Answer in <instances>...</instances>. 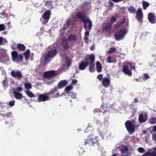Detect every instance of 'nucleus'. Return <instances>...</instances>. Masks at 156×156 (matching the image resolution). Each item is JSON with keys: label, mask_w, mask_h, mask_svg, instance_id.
Masks as SVG:
<instances>
[{"label": "nucleus", "mask_w": 156, "mask_h": 156, "mask_svg": "<svg viewBox=\"0 0 156 156\" xmlns=\"http://www.w3.org/2000/svg\"><path fill=\"white\" fill-rule=\"evenodd\" d=\"M77 17L80 19L83 23V27L85 30L90 31L92 26V21L88 19H85V17L81 12H79L77 14Z\"/></svg>", "instance_id": "obj_1"}, {"label": "nucleus", "mask_w": 156, "mask_h": 156, "mask_svg": "<svg viewBox=\"0 0 156 156\" xmlns=\"http://www.w3.org/2000/svg\"><path fill=\"white\" fill-rule=\"evenodd\" d=\"M127 33V29L124 28L123 29H119L114 34V37L115 39L120 40L122 39Z\"/></svg>", "instance_id": "obj_2"}, {"label": "nucleus", "mask_w": 156, "mask_h": 156, "mask_svg": "<svg viewBox=\"0 0 156 156\" xmlns=\"http://www.w3.org/2000/svg\"><path fill=\"white\" fill-rule=\"evenodd\" d=\"M58 87L56 86L53 88L51 89L50 91L47 93L49 97L52 98H58L61 96L59 92L58 91Z\"/></svg>", "instance_id": "obj_3"}, {"label": "nucleus", "mask_w": 156, "mask_h": 156, "mask_svg": "<svg viewBox=\"0 0 156 156\" xmlns=\"http://www.w3.org/2000/svg\"><path fill=\"white\" fill-rule=\"evenodd\" d=\"M12 56L13 60L15 62L19 63L21 61L23 58L22 54L18 55V53L16 51H13L12 52Z\"/></svg>", "instance_id": "obj_4"}, {"label": "nucleus", "mask_w": 156, "mask_h": 156, "mask_svg": "<svg viewBox=\"0 0 156 156\" xmlns=\"http://www.w3.org/2000/svg\"><path fill=\"white\" fill-rule=\"evenodd\" d=\"M126 127L129 133L134 132L135 127L133 123L130 120H127L125 123Z\"/></svg>", "instance_id": "obj_5"}, {"label": "nucleus", "mask_w": 156, "mask_h": 156, "mask_svg": "<svg viewBox=\"0 0 156 156\" xmlns=\"http://www.w3.org/2000/svg\"><path fill=\"white\" fill-rule=\"evenodd\" d=\"M95 58L94 55L93 54H91L90 55L89 58L85 59L86 60H87L89 59L90 60V62H89V71L91 72L94 71Z\"/></svg>", "instance_id": "obj_6"}, {"label": "nucleus", "mask_w": 156, "mask_h": 156, "mask_svg": "<svg viewBox=\"0 0 156 156\" xmlns=\"http://www.w3.org/2000/svg\"><path fill=\"white\" fill-rule=\"evenodd\" d=\"M57 52L55 49L51 50L49 51L47 55L44 56V61L45 62H48L49 58L54 57L57 54Z\"/></svg>", "instance_id": "obj_7"}, {"label": "nucleus", "mask_w": 156, "mask_h": 156, "mask_svg": "<svg viewBox=\"0 0 156 156\" xmlns=\"http://www.w3.org/2000/svg\"><path fill=\"white\" fill-rule=\"evenodd\" d=\"M51 15V12L49 10L46 11L42 15V18L44 20L42 22L43 24H46L48 22Z\"/></svg>", "instance_id": "obj_8"}, {"label": "nucleus", "mask_w": 156, "mask_h": 156, "mask_svg": "<svg viewBox=\"0 0 156 156\" xmlns=\"http://www.w3.org/2000/svg\"><path fill=\"white\" fill-rule=\"evenodd\" d=\"M148 115L145 112L140 113L138 116V121L141 123L145 122L148 119Z\"/></svg>", "instance_id": "obj_9"}, {"label": "nucleus", "mask_w": 156, "mask_h": 156, "mask_svg": "<svg viewBox=\"0 0 156 156\" xmlns=\"http://www.w3.org/2000/svg\"><path fill=\"white\" fill-rule=\"evenodd\" d=\"M143 14L140 9H139L136 12V18L138 21L142 23L143 22Z\"/></svg>", "instance_id": "obj_10"}, {"label": "nucleus", "mask_w": 156, "mask_h": 156, "mask_svg": "<svg viewBox=\"0 0 156 156\" xmlns=\"http://www.w3.org/2000/svg\"><path fill=\"white\" fill-rule=\"evenodd\" d=\"M56 75L55 71L54 70H51L45 72L44 73L43 76L45 78L49 79Z\"/></svg>", "instance_id": "obj_11"}, {"label": "nucleus", "mask_w": 156, "mask_h": 156, "mask_svg": "<svg viewBox=\"0 0 156 156\" xmlns=\"http://www.w3.org/2000/svg\"><path fill=\"white\" fill-rule=\"evenodd\" d=\"M50 98L47 93H46L45 94L40 95L37 98V100L39 102L45 101L49 100Z\"/></svg>", "instance_id": "obj_12"}, {"label": "nucleus", "mask_w": 156, "mask_h": 156, "mask_svg": "<svg viewBox=\"0 0 156 156\" xmlns=\"http://www.w3.org/2000/svg\"><path fill=\"white\" fill-rule=\"evenodd\" d=\"M11 74L12 77L17 79L21 78L23 77V75L21 72L19 70H17V72H15L13 70H12L11 72Z\"/></svg>", "instance_id": "obj_13"}, {"label": "nucleus", "mask_w": 156, "mask_h": 156, "mask_svg": "<svg viewBox=\"0 0 156 156\" xmlns=\"http://www.w3.org/2000/svg\"><path fill=\"white\" fill-rule=\"evenodd\" d=\"M103 86L105 88L108 87L110 84V80L106 77H104L101 81Z\"/></svg>", "instance_id": "obj_14"}, {"label": "nucleus", "mask_w": 156, "mask_h": 156, "mask_svg": "<svg viewBox=\"0 0 156 156\" xmlns=\"http://www.w3.org/2000/svg\"><path fill=\"white\" fill-rule=\"evenodd\" d=\"M89 63V62L88 61H84L80 62L79 65V69L81 70L85 69L86 67Z\"/></svg>", "instance_id": "obj_15"}, {"label": "nucleus", "mask_w": 156, "mask_h": 156, "mask_svg": "<svg viewBox=\"0 0 156 156\" xmlns=\"http://www.w3.org/2000/svg\"><path fill=\"white\" fill-rule=\"evenodd\" d=\"M122 70L124 73L130 76L132 75L131 70L129 69V66L128 65L124 66L122 68Z\"/></svg>", "instance_id": "obj_16"}, {"label": "nucleus", "mask_w": 156, "mask_h": 156, "mask_svg": "<svg viewBox=\"0 0 156 156\" xmlns=\"http://www.w3.org/2000/svg\"><path fill=\"white\" fill-rule=\"evenodd\" d=\"M154 15L151 12L149 13L148 14V20L149 22L151 23H154L156 22Z\"/></svg>", "instance_id": "obj_17"}, {"label": "nucleus", "mask_w": 156, "mask_h": 156, "mask_svg": "<svg viewBox=\"0 0 156 156\" xmlns=\"http://www.w3.org/2000/svg\"><path fill=\"white\" fill-rule=\"evenodd\" d=\"M68 82L67 81L64 80L60 81L58 84V88L61 89L65 87L68 84Z\"/></svg>", "instance_id": "obj_18"}, {"label": "nucleus", "mask_w": 156, "mask_h": 156, "mask_svg": "<svg viewBox=\"0 0 156 156\" xmlns=\"http://www.w3.org/2000/svg\"><path fill=\"white\" fill-rule=\"evenodd\" d=\"M77 39V37L76 35L74 34H71L69 35L68 37L67 40L69 41L74 42Z\"/></svg>", "instance_id": "obj_19"}, {"label": "nucleus", "mask_w": 156, "mask_h": 156, "mask_svg": "<svg viewBox=\"0 0 156 156\" xmlns=\"http://www.w3.org/2000/svg\"><path fill=\"white\" fill-rule=\"evenodd\" d=\"M14 96L16 99L17 100H20L23 98V96L21 93L16 91L13 92Z\"/></svg>", "instance_id": "obj_20"}, {"label": "nucleus", "mask_w": 156, "mask_h": 156, "mask_svg": "<svg viewBox=\"0 0 156 156\" xmlns=\"http://www.w3.org/2000/svg\"><path fill=\"white\" fill-rule=\"evenodd\" d=\"M126 22V19H124L122 20L121 21H118L114 25L115 28V29L121 27Z\"/></svg>", "instance_id": "obj_21"}, {"label": "nucleus", "mask_w": 156, "mask_h": 156, "mask_svg": "<svg viewBox=\"0 0 156 156\" xmlns=\"http://www.w3.org/2000/svg\"><path fill=\"white\" fill-rule=\"evenodd\" d=\"M96 70L98 73H100L102 71V65L100 62L98 61L96 62Z\"/></svg>", "instance_id": "obj_22"}, {"label": "nucleus", "mask_w": 156, "mask_h": 156, "mask_svg": "<svg viewBox=\"0 0 156 156\" xmlns=\"http://www.w3.org/2000/svg\"><path fill=\"white\" fill-rule=\"evenodd\" d=\"M67 40L65 39L63 40L62 41V44L65 50L69 48V43Z\"/></svg>", "instance_id": "obj_23"}, {"label": "nucleus", "mask_w": 156, "mask_h": 156, "mask_svg": "<svg viewBox=\"0 0 156 156\" xmlns=\"http://www.w3.org/2000/svg\"><path fill=\"white\" fill-rule=\"evenodd\" d=\"M120 149L121 153L123 154L127 152L128 150L127 147L125 145H123L120 147Z\"/></svg>", "instance_id": "obj_24"}, {"label": "nucleus", "mask_w": 156, "mask_h": 156, "mask_svg": "<svg viewBox=\"0 0 156 156\" xmlns=\"http://www.w3.org/2000/svg\"><path fill=\"white\" fill-rule=\"evenodd\" d=\"M141 156H156V153L154 152L148 151L144 153Z\"/></svg>", "instance_id": "obj_25"}, {"label": "nucleus", "mask_w": 156, "mask_h": 156, "mask_svg": "<svg viewBox=\"0 0 156 156\" xmlns=\"http://www.w3.org/2000/svg\"><path fill=\"white\" fill-rule=\"evenodd\" d=\"M8 80L7 78L6 77L2 82V83L3 85V87L5 88L7 87L9 85L8 83Z\"/></svg>", "instance_id": "obj_26"}, {"label": "nucleus", "mask_w": 156, "mask_h": 156, "mask_svg": "<svg viewBox=\"0 0 156 156\" xmlns=\"http://www.w3.org/2000/svg\"><path fill=\"white\" fill-rule=\"evenodd\" d=\"M18 49L22 51H24L26 49L25 46L23 44L20 43L18 44L17 46Z\"/></svg>", "instance_id": "obj_27"}, {"label": "nucleus", "mask_w": 156, "mask_h": 156, "mask_svg": "<svg viewBox=\"0 0 156 156\" xmlns=\"http://www.w3.org/2000/svg\"><path fill=\"white\" fill-rule=\"evenodd\" d=\"M30 51L29 49H27L24 52L23 55L25 56V59L27 60L30 56Z\"/></svg>", "instance_id": "obj_28"}, {"label": "nucleus", "mask_w": 156, "mask_h": 156, "mask_svg": "<svg viewBox=\"0 0 156 156\" xmlns=\"http://www.w3.org/2000/svg\"><path fill=\"white\" fill-rule=\"evenodd\" d=\"M128 11L131 13H135L136 9L133 6H129L128 8Z\"/></svg>", "instance_id": "obj_29"}, {"label": "nucleus", "mask_w": 156, "mask_h": 156, "mask_svg": "<svg viewBox=\"0 0 156 156\" xmlns=\"http://www.w3.org/2000/svg\"><path fill=\"white\" fill-rule=\"evenodd\" d=\"M143 8L144 9L146 10L147 8L148 7L149 5V4L145 1H143L142 2Z\"/></svg>", "instance_id": "obj_30"}, {"label": "nucleus", "mask_w": 156, "mask_h": 156, "mask_svg": "<svg viewBox=\"0 0 156 156\" xmlns=\"http://www.w3.org/2000/svg\"><path fill=\"white\" fill-rule=\"evenodd\" d=\"M112 26V25L110 24H109L106 26H104L103 27V30L107 31L111 29Z\"/></svg>", "instance_id": "obj_31"}, {"label": "nucleus", "mask_w": 156, "mask_h": 156, "mask_svg": "<svg viewBox=\"0 0 156 156\" xmlns=\"http://www.w3.org/2000/svg\"><path fill=\"white\" fill-rule=\"evenodd\" d=\"M26 94L30 97L34 98L35 97V95L32 92L27 90L26 92Z\"/></svg>", "instance_id": "obj_32"}, {"label": "nucleus", "mask_w": 156, "mask_h": 156, "mask_svg": "<svg viewBox=\"0 0 156 156\" xmlns=\"http://www.w3.org/2000/svg\"><path fill=\"white\" fill-rule=\"evenodd\" d=\"M73 88L72 85H69L65 89V90L67 94L69 93V91L72 90Z\"/></svg>", "instance_id": "obj_33"}, {"label": "nucleus", "mask_w": 156, "mask_h": 156, "mask_svg": "<svg viewBox=\"0 0 156 156\" xmlns=\"http://www.w3.org/2000/svg\"><path fill=\"white\" fill-rule=\"evenodd\" d=\"M149 123L151 124H154L156 122V118L152 117L149 120Z\"/></svg>", "instance_id": "obj_34"}, {"label": "nucleus", "mask_w": 156, "mask_h": 156, "mask_svg": "<svg viewBox=\"0 0 156 156\" xmlns=\"http://www.w3.org/2000/svg\"><path fill=\"white\" fill-rule=\"evenodd\" d=\"M127 65L129 66V69L131 70L132 69L133 70L135 69L134 66L135 65L134 64H133L132 62H128L127 63Z\"/></svg>", "instance_id": "obj_35"}, {"label": "nucleus", "mask_w": 156, "mask_h": 156, "mask_svg": "<svg viewBox=\"0 0 156 156\" xmlns=\"http://www.w3.org/2000/svg\"><path fill=\"white\" fill-rule=\"evenodd\" d=\"M68 95L71 97V98L73 99H75L76 98V96L75 93L71 92H69L68 94Z\"/></svg>", "instance_id": "obj_36"}, {"label": "nucleus", "mask_w": 156, "mask_h": 156, "mask_svg": "<svg viewBox=\"0 0 156 156\" xmlns=\"http://www.w3.org/2000/svg\"><path fill=\"white\" fill-rule=\"evenodd\" d=\"M24 86L25 88L28 90L32 88V86L31 84L29 83H25Z\"/></svg>", "instance_id": "obj_37"}, {"label": "nucleus", "mask_w": 156, "mask_h": 156, "mask_svg": "<svg viewBox=\"0 0 156 156\" xmlns=\"http://www.w3.org/2000/svg\"><path fill=\"white\" fill-rule=\"evenodd\" d=\"M15 101L14 100H12L10 101L8 104H7V105H9L10 107H13L15 105Z\"/></svg>", "instance_id": "obj_38"}, {"label": "nucleus", "mask_w": 156, "mask_h": 156, "mask_svg": "<svg viewBox=\"0 0 156 156\" xmlns=\"http://www.w3.org/2000/svg\"><path fill=\"white\" fill-rule=\"evenodd\" d=\"M116 51L115 48L114 47H112L110 48V50L107 52L108 54H112Z\"/></svg>", "instance_id": "obj_39"}, {"label": "nucleus", "mask_w": 156, "mask_h": 156, "mask_svg": "<svg viewBox=\"0 0 156 156\" xmlns=\"http://www.w3.org/2000/svg\"><path fill=\"white\" fill-rule=\"evenodd\" d=\"M103 75L101 74H99L97 76V79L100 81H101L103 80Z\"/></svg>", "instance_id": "obj_40"}, {"label": "nucleus", "mask_w": 156, "mask_h": 156, "mask_svg": "<svg viewBox=\"0 0 156 156\" xmlns=\"http://www.w3.org/2000/svg\"><path fill=\"white\" fill-rule=\"evenodd\" d=\"M112 57L110 56H107L106 58V62L107 63H111L112 62Z\"/></svg>", "instance_id": "obj_41"}, {"label": "nucleus", "mask_w": 156, "mask_h": 156, "mask_svg": "<svg viewBox=\"0 0 156 156\" xmlns=\"http://www.w3.org/2000/svg\"><path fill=\"white\" fill-rule=\"evenodd\" d=\"M117 19L115 16H113L110 19V23H113L116 21Z\"/></svg>", "instance_id": "obj_42"}, {"label": "nucleus", "mask_w": 156, "mask_h": 156, "mask_svg": "<svg viewBox=\"0 0 156 156\" xmlns=\"http://www.w3.org/2000/svg\"><path fill=\"white\" fill-rule=\"evenodd\" d=\"M66 60L65 62L66 63V66L67 67L69 66L70 65L71 62L69 58H68L66 59Z\"/></svg>", "instance_id": "obj_43"}, {"label": "nucleus", "mask_w": 156, "mask_h": 156, "mask_svg": "<svg viewBox=\"0 0 156 156\" xmlns=\"http://www.w3.org/2000/svg\"><path fill=\"white\" fill-rule=\"evenodd\" d=\"M5 29V27L4 24H0V31L4 30Z\"/></svg>", "instance_id": "obj_44"}, {"label": "nucleus", "mask_w": 156, "mask_h": 156, "mask_svg": "<svg viewBox=\"0 0 156 156\" xmlns=\"http://www.w3.org/2000/svg\"><path fill=\"white\" fill-rule=\"evenodd\" d=\"M138 151L140 153H143L144 152L145 150L142 147H140L138 148Z\"/></svg>", "instance_id": "obj_45"}, {"label": "nucleus", "mask_w": 156, "mask_h": 156, "mask_svg": "<svg viewBox=\"0 0 156 156\" xmlns=\"http://www.w3.org/2000/svg\"><path fill=\"white\" fill-rule=\"evenodd\" d=\"M12 114V113L11 112H8L6 113L5 114H3L2 115L3 117L6 116L7 117H10Z\"/></svg>", "instance_id": "obj_46"}, {"label": "nucleus", "mask_w": 156, "mask_h": 156, "mask_svg": "<svg viewBox=\"0 0 156 156\" xmlns=\"http://www.w3.org/2000/svg\"><path fill=\"white\" fill-rule=\"evenodd\" d=\"M72 22V21L70 19L68 20L66 23L67 26L69 27L71 24Z\"/></svg>", "instance_id": "obj_47"}, {"label": "nucleus", "mask_w": 156, "mask_h": 156, "mask_svg": "<svg viewBox=\"0 0 156 156\" xmlns=\"http://www.w3.org/2000/svg\"><path fill=\"white\" fill-rule=\"evenodd\" d=\"M100 109L101 111L103 113L107 112V109L106 107H104L103 106H101Z\"/></svg>", "instance_id": "obj_48"}, {"label": "nucleus", "mask_w": 156, "mask_h": 156, "mask_svg": "<svg viewBox=\"0 0 156 156\" xmlns=\"http://www.w3.org/2000/svg\"><path fill=\"white\" fill-rule=\"evenodd\" d=\"M152 140L156 142V133L152 135Z\"/></svg>", "instance_id": "obj_49"}, {"label": "nucleus", "mask_w": 156, "mask_h": 156, "mask_svg": "<svg viewBox=\"0 0 156 156\" xmlns=\"http://www.w3.org/2000/svg\"><path fill=\"white\" fill-rule=\"evenodd\" d=\"M16 91L19 92H21L23 90V89L22 87H17L16 88Z\"/></svg>", "instance_id": "obj_50"}, {"label": "nucleus", "mask_w": 156, "mask_h": 156, "mask_svg": "<svg viewBox=\"0 0 156 156\" xmlns=\"http://www.w3.org/2000/svg\"><path fill=\"white\" fill-rule=\"evenodd\" d=\"M144 79H147L149 77V76L147 74L144 73Z\"/></svg>", "instance_id": "obj_51"}, {"label": "nucleus", "mask_w": 156, "mask_h": 156, "mask_svg": "<svg viewBox=\"0 0 156 156\" xmlns=\"http://www.w3.org/2000/svg\"><path fill=\"white\" fill-rule=\"evenodd\" d=\"M95 122L97 125H99L101 124V122L100 120L97 119L95 121Z\"/></svg>", "instance_id": "obj_52"}, {"label": "nucleus", "mask_w": 156, "mask_h": 156, "mask_svg": "<svg viewBox=\"0 0 156 156\" xmlns=\"http://www.w3.org/2000/svg\"><path fill=\"white\" fill-rule=\"evenodd\" d=\"M84 41L85 43H87L88 42L89 38L88 37H84Z\"/></svg>", "instance_id": "obj_53"}, {"label": "nucleus", "mask_w": 156, "mask_h": 156, "mask_svg": "<svg viewBox=\"0 0 156 156\" xmlns=\"http://www.w3.org/2000/svg\"><path fill=\"white\" fill-rule=\"evenodd\" d=\"M77 82V80L76 79H73L72 81V83L73 84L76 83Z\"/></svg>", "instance_id": "obj_54"}, {"label": "nucleus", "mask_w": 156, "mask_h": 156, "mask_svg": "<svg viewBox=\"0 0 156 156\" xmlns=\"http://www.w3.org/2000/svg\"><path fill=\"white\" fill-rule=\"evenodd\" d=\"M152 131L154 132H156V126H154L153 127Z\"/></svg>", "instance_id": "obj_55"}, {"label": "nucleus", "mask_w": 156, "mask_h": 156, "mask_svg": "<svg viewBox=\"0 0 156 156\" xmlns=\"http://www.w3.org/2000/svg\"><path fill=\"white\" fill-rule=\"evenodd\" d=\"M150 135H148V136H146L145 137V141L147 143H148V139L149 138Z\"/></svg>", "instance_id": "obj_56"}, {"label": "nucleus", "mask_w": 156, "mask_h": 156, "mask_svg": "<svg viewBox=\"0 0 156 156\" xmlns=\"http://www.w3.org/2000/svg\"><path fill=\"white\" fill-rule=\"evenodd\" d=\"M85 35L86 36H89V31H86L85 33Z\"/></svg>", "instance_id": "obj_57"}, {"label": "nucleus", "mask_w": 156, "mask_h": 156, "mask_svg": "<svg viewBox=\"0 0 156 156\" xmlns=\"http://www.w3.org/2000/svg\"><path fill=\"white\" fill-rule=\"evenodd\" d=\"M139 101L137 98H135L134 100V102L135 103H137Z\"/></svg>", "instance_id": "obj_58"}, {"label": "nucleus", "mask_w": 156, "mask_h": 156, "mask_svg": "<svg viewBox=\"0 0 156 156\" xmlns=\"http://www.w3.org/2000/svg\"><path fill=\"white\" fill-rule=\"evenodd\" d=\"M3 42V39L2 37H0V45H1Z\"/></svg>", "instance_id": "obj_59"}, {"label": "nucleus", "mask_w": 156, "mask_h": 156, "mask_svg": "<svg viewBox=\"0 0 156 156\" xmlns=\"http://www.w3.org/2000/svg\"><path fill=\"white\" fill-rule=\"evenodd\" d=\"M152 149L154 151H153L152 152H154L156 153V145L155 147L152 148Z\"/></svg>", "instance_id": "obj_60"}, {"label": "nucleus", "mask_w": 156, "mask_h": 156, "mask_svg": "<svg viewBox=\"0 0 156 156\" xmlns=\"http://www.w3.org/2000/svg\"><path fill=\"white\" fill-rule=\"evenodd\" d=\"M84 141V144L85 145H86L89 141L88 140H85Z\"/></svg>", "instance_id": "obj_61"}, {"label": "nucleus", "mask_w": 156, "mask_h": 156, "mask_svg": "<svg viewBox=\"0 0 156 156\" xmlns=\"http://www.w3.org/2000/svg\"><path fill=\"white\" fill-rule=\"evenodd\" d=\"M90 50L91 51H93L94 49V46H91L90 47Z\"/></svg>", "instance_id": "obj_62"}, {"label": "nucleus", "mask_w": 156, "mask_h": 156, "mask_svg": "<svg viewBox=\"0 0 156 156\" xmlns=\"http://www.w3.org/2000/svg\"><path fill=\"white\" fill-rule=\"evenodd\" d=\"M92 127V126L91 124L89 123L88 124L87 128H91Z\"/></svg>", "instance_id": "obj_63"}, {"label": "nucleus", "mask_w": 156, "mask_h": 156, "mask_svg": "<svg viewBox=\"0 0 156 156\" xmlns=\"http://www.w3.org/2000/svg\"><path fill=\"white\" fill-rule=\"evenodd\" d=\"M142 133L143 134H145L147 133V131L146 130H142Z\"/></svg>", "instance_id": "obj_64"}]
</instances>
